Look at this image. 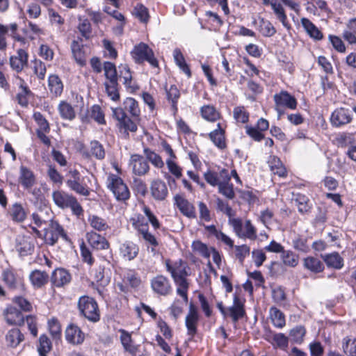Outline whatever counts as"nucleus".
Wrapping results in <instances>:
<instances>
[{"label": "nucleus", "instance_id": "f257e3e1", "mask_svg": "<svg viewBox=\"0 0 356 356\" xmlns=\"http://www.w3.org/2000/svg\"><path fill=\"white\" fill-rule=\"evenodd\" d=\"M167 270L171 274L175 283L177 285V293L180 296L185 303L188 301V290L189 283L186 277L189 275L187 264L181 259L176 261L172 264L166 261Z\"/></svg>", "mask_w": 356, "mask_h": 356}, {"label": "nucleus", "instance_id": "f03ea898", "mask_svg": "<svg viewBox=\"0 0 356 356\" xmlns=\"http://www.w3.org/2000/svg\"><path fill=\"white\" fill-rule=\"evenodd\" d=\"M103 69L104 75L107 81L104 83L106 92L108 96L113 101H117L120 98L118 92V76L116 67L114 63L106 61L104 63Z\"/></svg>", "mask_w": 356, "mask_h": 356}, {"label": "nucleus", "instance_id": "7ed1b4c3", "mask_svg": "<svg viewBox=\"0 0 356 356\" xmlns=\"http://www.w3.org/2000/svg\"><path fill=\"white\" fill-rule=\"evenodd\" d=\"M52 198L59 208H70L73 214L77 216L83 215V208L74 195L63 191H56L53 192Z\"/></svg>", "mask_w": 356, "mask_h": 356}, {"label": "nucleus", "instance_id": "20e7f679", "mask_svg": "<svg viewBox=\"0 0 356 356\" xmlns=\"http://www.w3.org/2000/svg\"><path fill=\"white\" fill-rule=\"evenodd\" d=\"M132 225L137 230L138 236L142 238L147 245L152 246V251L159 245V243L154 235L149 232V225L147 220L142 215L139 214L131 218Z\"/></svg>", "mask_w": 356, "mask_h": 356}, {"label": "nucleus", "instance_id": "39448f33", "mask_svg": "<svg viewBox=\"0 0 356 356\" xmlns=\"http://www.w3.org/2000/svg\"><path fill=\"white\" fill-rule=\"evenodd\" d=\"M81 314L91 322H97L100 319L99 311L97 302L92 298L83 296L78 302Z\"/></svg>", "mask_w": 356, "mask_h": 356}, {"label": "nucleus", "instance_id": "423d86ee", "mask_svg": "<svg viewBox=\"0 0 356 356\" xmlns=\"http://www.w3.org/2000/svg\"><path fill=\"white\" fill-rule=\"evenodd\" d=\"M131 55L136 63L141 64L147 61L154 67H157L159 65L152 49L144 42L135 45L131 51Z\"/></svg>", "mask_w": 356, "mask_h": 356}, {"label": "nucleus", "instance_id": "0eeeda50", "mask_svg": "<svg viewBox=\"0 0 356 356\" xmlns=\"http://www.w3.org/2000/svg\"><path fill=\"white\" fill-rule=\"evenodd\" d=\"M67 177L66 185L71 191L83 196L90 195V189L85 181V178H81V175L77 170H70Z\"/></svg>", "mask_w": 356, "mask_h": 356}, {"label": "nucleus", "instance_id": "6e6552de", "mask_svg": "<svg viewBox=\"0 0 356 356\" xmlns=\"http://www.w3.org/2000/svg\"><path fill=\"white\" fill-rule=\"evenodd\" d=\"M59 237L62 238L66 242H70L63 227L57 221L51 220L49 228L45 229V241L47 244L54 245L57 243Z\"/></svg>", "mask_w": 356, "mask_h": 356}, {"label": "nucleus", "instance_id": "1a4fd4ad", "mask_svg": "<svg viewBox=\"0 0 356 356\" xmlns=\"http://www.w3.org/2000/svg\"><path fill=\"white\" fill-rule=\"evenodd\" d=\"M229 223L239 238H247L250 240L257 238V230L250 220L245 221L244 230L242 220L240 218L230 219Z\"/></svg>", "mask_w": 356, "mask_h": 356}, {"label": "nucleus", "instance_id": "9d476101", "mask_svg": "<svg viewBox=\"0 0 356 356\" xmlns=\"http://www.w3.org/2000/svg\"><path fill=\"white\" fill-rule=\"evenodd\" d=\"M108 186L118 200L126 201L129 198L130 193L129 188L120 177L116 175H111L108 177Z\"/></svg>", "mask_w": 356, "mask_h": 356}, {"label": "nucleus", "instance_id": "9b49d317", "mask_svg": "<svg viewBox=\"0 0 356 356\" xmlns=\"http://www.w3.org/2000/svg\"><path fill=\"white\" fill-rule=\"evenodd\" d=\"M113 116L117 120L120 129H123L125 132L128 131L136 132L137 131L136 122L127 116L122 108H113Z\"/></svg>", "mask_w": 356, "mask_h": 356}, {"label": "nucleus", "instance_id": "f8f14e48", "mask_svg": "<svg viewBox=\"0 0 356 356\" xmlns=\"http://www.w3.org/2000/svg\"><path fill=\"white\" fill-rule=\"evenodd\" d=\"M200 320V315L197 308L191 302L189 305L188 312L185 318V325L187 329V334L192 339L197 332V325Z\"/></svg>", "mask_w": 356, "mask_h": 356}, {"label": "nucleus", "instance_id": "ddd939ff", "mask_svg": "<svg viewBox=\"0 0 356 356\" xmlns=\"http://www.w3.org/2000/svg\"><path fill=\"white\" fill-rule=\"evenodd\" d=\"M353 120L350 110L343 107L335 109L330 117V122L334 127H339L349 124Z\"/></svg>", "mask_w": 356, "mask_h": 356}, {"label": "nucleus", "instance_id": "4468645a", "mask_svg": "<svg viewBox=\"0 0 356 356\" xmlns=\"http://www.w3.org/2000/svg\"><path fill=\"white\" fill-rule=\"evenodd\" d=\"M129 166L132 172L138 176L146 175L149 170L148 161L143 156L136 154L131 156Z\"/></svg>", "mask_w": 356, "mask_h": 356}, {"label": "nucleus", "instance_id": "2eb2a0df", "mask_svg": "<svg viewBox=\"0 0 356 356\" xmlns=\"http://www.w3.org/2000/svg\"><path fill=\"white\" fill-rule=\"evenodd\" d=\"M151 286L155 293L161 296H167L172 291L169 280L163 275L154 277L151 281Z\"/></svg>", "mask_w": 356, "mask_h": 356}, {"label": "nucleus", "instance_id": "dca6fc26", "mask_svg": "<svg viewBox=\"0 0 356 356\" xmlns=\"http://www.w3.org/2000/svg\"><path fill=\"white\" fill-rule=\"evenodd\" d=\"M152 196L156 200L163 201L168 195V190L165 182L160 179H154L150 184Z\"/></svg>", "mask_w": 356, "mask_h": 356}, {"label": "nucleus", "instance_id": "f3484780", "mask_svg": "<svg viewBox=\"0 0 356 356\" xmlns=\"http://www.w3.org/2000/svg\"><path fill=\"white\" fill-rule=\"evenodd\" d=\"M227 316H229L234 323H236L245 315L244 302L237 295L234 296L233 305L227 308Z\"/></svg>", "mask_w": 356, "mask_h": 356}, {"label": "nucleus", "instance_id": "a211bd4d", "mask_svg": "<svg viewBox=\"0 0 356 356\" xmlns=\"http://www.w3.org/2000/svg\"><path fill=\"white\" fill-rule=\"evenodd\" d=\"M174 200L175 205L183 215L189 218H196L195 207L188 200L180 195H176Z\"/></svg>", "mask_w": 356, "mask_h": 356}, {"label": "nucleus", "instance_id": "6ab92c4d", "mask_svg": "<svg viewBox=\"0 0 356 356\" xmlns=\"http://www.w3.org/2000/svg\"><path fill=\"white\" fill-rule=\"evenodd\" d=\"M120 340L125 352L129 353L131 356H137L139 346L134 343L131 335L125 330L120 329Z\"/></svg>", "mask_w": 356, "mask_h": 356}, {"label": "nucleus", "instance_id": "aec40b11", "mask_svg": "<svg viewBox=\"0 0 356 356\" xmlns=\"http://www.w3.org/2000/svg\"><path fill=\"white\" fill-rule=\"evenodd\" d=\"M275 105L277 106L286 107L290 109H296L297 101L296 98L286 91H282L275 94L273 97Z\"/></svg>", "mask_w": 356, "mask_h": 356}, {"label": "nucleus", "instance_id": "412c9836", "mask_svg": "<svg viewBox=\"0 0 356 356\" xmlns=\"http://www.w3.org/2000/svg\"><path fill=\"white\" fill-rule=\"evenodd\" d=\"M84 333L75 325H70L65 330L66 340L72 344H81L84 340Z\"/></svg>", "mask_w": 356, "mask_h": 356}, {"label": "nucleus", "instance_id": "4be33fe9", "mask_svg": "<svg viewBox=\"0 0 356 356\" xmlns=\"http://www.w3.org/2000/svg\"><path fill=\"white\" fill-rule=\"evenodd\" d=\"M321 258L328 268L340 270L344 266V259L337 252L321 254Z\"/></svg>", "mask_w": 356, "mask_h": 356}, {"label": "nucleus", "instance_id": "5701e85b", "mask_svg": "<svg viewBox=\"0 0 356 356\" xmlns=\"http://www.w3.org/2000/svg\"><path fill=\"white\" fill-rule=\"evenodd\" d=\"M19 182L24 189H31L35 184V177L30 169L22 165L19 169Z\"/></svg>", "mask_w": 356, "mask_h": 356}, {"label": "nucleus", "instance_id": "b1692460", "mask_svg": "<svg viewBox=\"0 0 356 356\" xmlns=\"http://www.w3.org/2000/svg\"><path fill=\"white\" fill-rule=\"evenodd\" d=\"M16 248L22 257L31 255L35 249L33 240L29 236L20 237L17 239Z\"/></svg>", "mask_w": 356, "mask_h": 356}, {"label": "nucleus", "instance_id": "393cba45", "mask_svg": "<svg viewBox=\"0 0 356 356\" xmlns=\"http://www.w3.org/2000/svg\"><path fill=\"white\" fill-rule=\"evenodd\" d=\"M5 319L10 325H22L24 323V318L22 312L14 307H9L4 312Z\"/></svg>", "mask_w": 356, "mask_h": 356}, {"label": "nucleus", "instance_id": "a878e982", "mask_svg": "<svg viewBox=\"0 0 356 356\" xmlns=\"http://www.w3.org/2000/svg\"><path fill=\"white\" fill-rule=\"evenodd\" d=\"M71 280V275L63 268L56 269L51 275V282L56 287H61Z\"/></svg>", "mask_w": 356, "mask_h": 356}, {"label": "nucleus", "instance_id": "bb28decb", "mask_svg": "<svg viewBox=\"0 0 356 356\" xmlns=\"http://www.w3.org/2000/svg\"><path fill=\"white\" fill-rule=\"evenodd\" d=\"M29 278L35 289H40L47 284L49 275L45 271L34 270L31 272Z\"/></svg>", "mask_w": 356, "mask_h": 356}, {"label": "nucleus", "instance_id": "cd10ccee", "mask_svg": "<svg viewBox=\"0 0 356 356\" xmlns=\"http://www.w3.org/2000/svg\"><path fill=\"white\" fill-rule=\"evenodd\" d=\"M300 21L302 27L311 38L314 40H321L323 38V33L309 19L302 17Z\"/></svg>", "mask_w": 356, "mask_h": 356}, {"label": "nucleus", "instance_id": "c85d7f7f", "mask_svg": "<svg viewBox=\"0 0 356 356\" xmlns=\"http://www.w3.org/2000/svg\"><path fill=\"white\" fill-rule=\"evenodd\" d=\"M138 245L131 241H126L120 247V254L127 260L134 259L138 254Z\"/></svg>", "mask_w": 356, "mask_h": 356}, {"label": "nucleus", "instance_id": "c756f323", "mask_svg": "<svg viewBox=\"0 0 356 356\" xmlns=\"http://www.w3.org/2000/svg\"><path fill=\"white\" fill-rule=\"evenodd\" d=\"M88 243L97 250H104L108 248L109 244L106 238L96 232H89L87 234Z\"/></svg>", "mask_w": 356, "mask_h": 356}, {"label": "nucleus", "instance_id": "7c9ffc66", "mask_svg": "<svg viewBox=\"0 0 356 356\" xmlns=\"http://www.w3.org/2000/svg\"><path fill=\"white\" fill-rule=\"evenodd\" d=\"M303 266L314 273H319L324 270V264L318 258L307 257L303 259Z\"/></svg>", "mask_w": 356, "mask_h": 356}, {"label": "nucleus", "instance_id": "2f4dec72", "mask_svg": "<svg viewBox=\"0 0 356 356\" xmlns=\"http://www.w3.org/2000/svg\"><path fill=\"white\" fill-rule=\"evenodd\" d=\"M120 77L123 79V84L131 92L136 91L138 88L132 83V76L127 65H121L120 67Z\"/></svg>", "mask_w": 356, "mask_h": 356}, {"label": "nucleus", "instance_id": "473e14b6", "mask_svg": "<svg viewBox=\"0 0 356 356\" xmlns=\"http://www.w3.org/2000/svg\"><path fill=\"white\" fill-rule=\"evenodd\" d=\"M218 129L211 131L209 134V138L214 145L219 149H224L226 147L225 131L221 128L220 124H217Z\"/></svg>", "mask_w": 356, "mask_h": 356}, {"label": "nucleus", "instance_id": "72a5a7b5", "mask_svg": "<svg viewBox=\"0 0 356 356\" xmlns=\"http://www.w3.org/2000/svg\"><path fill=\"white\" fill-rule=\"evenodd\" d=\"M83 44H82V39L79 38L77 40L72 41L71 44V49L74 58L81 65L85 63L84 52L83 51Z\"/></svg>", "mask_w": 356, "mask_h": 356}, {"label": "nucleus", "instance_id": "f704fd0d", "mask_svg": "<svg viewBox=\"0 0 356 356\" xmlns=\"http://www.w3.org/2000/svg\"><path fill=\"white\" fill-rule=\"evenodd\" d=\"M48 87L53 95L55 96H59L63 92V84L56 74H51L48 78Z\"/></svg>", "mask_w": 356, "mask_h": 356}, {"label": "nucleus", "instance_id": "c9c22d12", "mask_svg": "<svg viewBox=\"0 0 356 356\" xmlns=\"http://www.w3.org/2000/svg\"><path fill=\"white\" fill-rule=\"evenodd\" d=\"M270 6L277 16V18L282 22V25L289 29L290 25L287 21V16L282 5L275 1H272Z\"/></svg>", "mask_w": 356, "mask_h": 356}, {"label": "nucleus", "instance_id": "e433bc0d", "mask_svg": "<svg viewBox=\"0 0 356 356\" xmlns=\"http://www.w3.org/2000/svg\"><path fill=\"white\" fill-rule=\"evenodd\" d=\"M269 167L274 175H277L280 177L286 176V170L279 158L273 156L268 161Z\"/></svg>", "mask_w": 356, "mask_h": 356}, {"label": "nucleus", "instance_id": "4c0bfd02", "mask_svg": "<svg viewBox=\"0 0 356 356\" xmlns=\"http://www.w3.org/2000/svg\"><path fill=\"white\" fill-rule=\"evenodd\" d=\"M58 110L63 119L72 120L76 116L74 108L69 103L65 101H62L59 104Z\"/></svg>", "mask_w": 356, "mask_h": 356}, {"label": "nucleus", "instance_id": "58836bf2", "mask_svg": "<svg viewBox=\"0 0 356 356\" xmlns=\"http://www.w3.org/2000/svg\"><path fill=\"white\" fill-rule=\"evenodd\" d=\"M173 57L177 65L187 75L188 77H191V70L185 61L183 54L179 49L177 48L173 51Z\"/></svg>", "mask_w": 356, "mask_h": 356}, {"label": "nucleus", "instance_id": "ea45409f", "mask_svg": "<svg viewBox=\"0 0 356 356\" xmlns=\"http://www.w3.org/2000/svg\"><path fill=\"white\" fill-rule=\"evenodd\" d=\"M269 313L271 321L275 327L282 328L285 325V316L280 309L272 307L270 309Z\"/></svg>", "mask_w": 356, "mask_h": 356}, {"label": "nucleus", "instance_id": "a19ab883", "mask_svg": "<svg viewBox=\"0 0 356 356\" xmlns=\"http://www.w3.org/2000/svg\"><path fill=\"white\" fill-rule=\"evenodd\" d=\"M8 344L12 347H16L24 340V335L17 328L11 329L6 337Z\"/></svg>", "mask_w": 356, "mask_h": 356}, {"label": "nucleus", "instance_id": "79ce46f5", "mask_svg": "<svg viewBox=\"0 0 356 356\" xmlns=\"http://www.w3.org/2000/svg\"><path fill=\"white\" fill-rule=\"evenodd\" d=\"M12 219L15 222H23L26 217V213L19 203H15L12 205L10 210Z\"/></svg>", "mask_w": 356, "mask_h": 356}, {"label": "nucleus", "instance_id": "37998d69", "mask_svg": "<svg viewBox=\"0 0 356 356\" xmlns=\"http://www.w3.org/2000/svg\"><path fill=\"white\" fill-rule=\"evenodd\" d=\"M259 31L264 37H272L276 33V29L271 22L264 18L259 20Z\"/></svg>", "mask_w": 356, "mask_h": 356}, {"label": "nucleus", "instance_id": "c03bdc74", "mask_svg": "<svg viewBox=\"0 0 356 356\" xmlns=\"http://www.w3.org/2000/svg\"><path fill=\"white\" fill-rule=\"evenodd\" d=\"M201 114L203 118L211 122H214L220 118V113L216 108L210 105L202 106L201 108Z\"/></svg>", "mask_w": 356, "mask_h": 356}, {"label": "nucleus", "instance_id": "a18cd8bd", "mask_svg": "<svg viewBox=\"0 0 356 356\" xmlns=\"http://www.w3.org/2000/svg\"><path fill=\"white\" fill-rule=\"evenodd\" d=\"M166 95L168 101L171 102L172 108L174 112L177 111V102L180 97V92L178 88L175 86L172 85L169 88H166Z\"/></svg>", "mask_w": 356, "mask_h": 356}, {"label": "nucleus", "instance_id": "49530a36", "mask_svg": "<svg viewBox=\"0 0 356 356\" xmlns=\"http://www.w3.org/2000/svg\"><path fill=\"white\" fill-rule=\"evenodd\" d=\"M123 104V110L124 111H128L134 118H138L139 116L140 108L138 107V104L134 98L127 97Z\"/></svg>", "mask_w": 356, "mask_h": 356}, {"label": "nucleus", "instance_id": "de8ad7c7", "mask_svg": "<svg viewBox=\"0 0 356 356\" xmlns=\"http://www.w3.org/2000/svg\"><path fill=\"white\" fill-rule=\"evenodd\" d=\"M143 152L147 159L156 168H161L164 166V162L158 154L147 147L145 148Z\"/></svg>", "mask_w": 356, "mask_h": 356}, {"label": "nucleus", "instance_id": "09e8293b", "mask_svg": "<svg viewBox=\"0 0 356 356\" xmlns=\"http://www.w3.org/2000/svg\"><path fill=\"white\" fill-rule=\"evenodd\" d=\"M51 350L50 339L44 334L40 337L38 351L40 356H47V353Z\"/></svg>", "mask_w": 356, "mask_h": 356}, {"label": "nucleus", "instance_id": "8fccbe9b", "mask_svg": "<svg viewBox=\"0 0 356 356\" xmlns=\"http://www.w3.org/2000/svg\"><path fill=\"white\" fill-rule=\"evenodd\" d=\"M281 257L283 263L286 266L295 267L298 264V256L291 250H284Z\"/></svg>", "mask_w": 356, "mask_h": 356}, {"label": "nucleus", "instance_id": "3c124183", "mask_svg": "<svg viewBox=\"0 0 356 356\" xmlns=\"http://www.w3.org/2000/svg\"><path fill=\"white\" fill-rule=\"evenodd\" d=\"M218 192L227 198L233 200L235 197L234 186L230 181L227 183L220 182L218 186Z\"/></svg>", "mask_w": 356, "mask_h": 356}, {"label": "nucleus", "instance_id": "603ef678", "mask_svg": "<svg viewBox=\"0 0 356 356\" xmlns=\"http://www.w3.org/2000/svg\"><path fill=\"white\" fill-rule=\"evenodd\" d=\"M192 249L194 252H197L204 258L208 259L210 257L211 248L209 249L206 244L200 241H193L192 243Z\"/></svg>", "mask_w": 356, "mask_h": 356}, {"label": "nucleus", "instance_id": "864d4df0", "mask_svg": "<svg viewBox=\"0 0 356 356\" xmlns=\"http://www.w3.org/2000/svg\"><path fill=\"white\" fill-rule=\"evenodd\" d=\"M343 349L348 356H356V339L348 337L344 338Z\"/></svg>", "mask_w": 356, "mask_h": 356}, {"label": "nucleus", "instance_id": "5fc2aeb1", "mask_svg": "<svg viewBox=\"0 0 356 356\" xmlns=\"http://www.w3.org/2000/svg\"><path fill=\"white\" fill-rule=\"evenodd\" d=\"M233 116L235 120L239 123H246L249 120V113L244 106H236L234 108Z\"/></svg>", "mask_w": 356, "mask_h": 356}, {"label": "nucleus", "instance_id": "6e6d98bb", "mask_svg": "<svg viewBox=\"0 0 356 356\" xmlns=\"http://www.w3.org/2000/svg\"><path fill=\"white\" fill-rule=\"evenodd\" d=\"M89 222L92 228L102 232L108 228V225L106 220L97 216H92L89 218Z\"/></svg>", "mask_w": 356, "mask_h": 356}, {"label": "nucleus", "instance_id": "4d7b16f0", "mask_svg": "<svg viewBox=\"0 0 356 356\" xmlns=\"http://www.w3.org/2000/svg\"><path fill=\"white\" fill-rule=\"evenodd\" d=\"M305 329L302 326L293 328L289 333L290 339L296 343H301L305 334Z\"/></svg>", "mask_w": 356, "mask_h": 356}, {"label": "nucleus", "instance_id": "13d9d810", "mask_svg": "<svg viewBox=\"0 0 356 356\" xmlns=\"http://www.w3.org/2000/svg\"><path fill=\"white\" fill-rule=\"evenodd\" d=\"M296 202L300 213L305 214L309 211L311 207L308 204L309 199L306 196L298 194L296 198Z\"/></svg>", "mask_w": 356, "mask_h": 356}, {"label": "nucleus", "instance_id": "bf43d9fd", "mask_svg": "<svg viewBox=\"0 0 356 356\" xmlns=\"http://www.w3.org/2000/svg\"><path fill=\"white\" fill-rule=\"evenodd\" d=\"M79 23L78 25V29L80 31L81 35L86 39H88L90 37L92 33L91 25L88 19L79 18Z\"/></svg>", "mask_w": 356, "mask_h": 356}, {"label": "nucleus", "instance_id": "052dcab7", "mask_svg": "<svg viewBox=\"0 0 356 356\" xmlns=\"http://www.w3.org/2000/svg\"><path fill=\"white\" fill-rule=\"evenodd\" d=\"M90 151L97 159H103L105 157V150L103 145L97 140H93L90 143Z\"/></svg>", "mask_w": 356, "mask_h": 356}, {"label": "nucleus", "instance_id": "680f3d73", "mask_svg": "<svg viewBox=\"0 0 356 356\" xmlns=\"http://www.w3.org/2000/svg\"><path fill=\"white\" fill-rule=\"evenodd\" d=\"M134 14L142 22H147L149 19L147 8L143 4H137L134 10Z\"/></svg>", "mask_w": 356, "mask_h": 356}, {"label": "nucleus", "instance_id": "e2e57ef3", "mask_svg": "<svg viewBox=\"0 0 356 356\" xmlns=\"http://www.w3.org/2000/svg\"><path fill=\"white\" fill-rule=\"evenodd\" d=\"M235 249V256L238 259L241 264H243V261L246 257L250 254V248L247 245H236L234 246Z\"/></svg>", "mask_w": 356, "mask_h": 356}, {"label": "nucleus", "instance_id": "0e129e2a", "mask_svg": "<svg viewBox=\"0 0 356 356\" xmlns=\"http://www.w3.org/2000/svg\"><path fill=\"white\" fill-rule=\"evenodd\" d=\"M33 118L39 127L38 130H41V131H44L45 133L49 132L50 127L49 122L40 113H35L33 114Z\"/></svg>", "mask_w": 356, "mask_h": 356}, {"label": "nucleus", "instance_id": "69168bd1", "mask_svg": "<svg viewBox=\"0 0 356 356\" xmlns=\"http://www.w3.org/2000/svg\"><path fill=\"white\" fill-rule=\"evenodd\" d=\"M90 117L99 124H105L104 115L99 105H93L90 109Z\"/></svg>", "mask_w": 356, "mask_h": 356}, {"label": "nucleus", "instance_id": "338daca9", "mask_svg": "<svg viewBox=\"0 0 356 356\" xmlns=\"http://www.w3.org/2000/svg\"><path fill=\"white\" fill-rule=\"evenodd\" d=\"M166 165L169 172L175 176V178L179 179L182 176V169L171 159L166 160Z\"/></svg>", "mask_w": 356, "mask_h": 356}, {"label": "nucleus", "instance_id": "774afa93", "mask_svg": "<svg viewBox=\"0 0 356 356\" xmlns=\"http://www.w3.org/2000/svg\"><path fill=\"white\" fill-rule=\"evenodd\" d=\"M273 345L281 349H285L288 346L289 339L282 333L275 334L273 337Z\"/></svg>", "mask_w": 356, "mask_h": 356}]
</instances>
